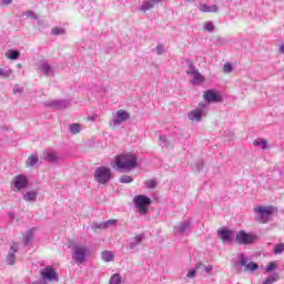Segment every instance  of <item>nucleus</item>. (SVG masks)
Wrapping results in <instances>:
<instances>
[{
  "mask_svg": "<svg viewBox=\"0 0 284 284\" xmlns=\"http://www.w3.org/2000/svg\"><path fill=\"white\" fill-rule=\"evenodd\" d=\"M116 170H134L139 168V156L134 153H121L114 159Z\"/></svg>",
  "mask_w": 284,
  "mask_h": 284,
  "instance_id": "nucleus-1",
  "label": "nucleus"
},
{
  "mask_svg": "<svg viewBox=\"0 0 284 284\" xmlns=\"http://www.w3.org/2000/svg\"><path fill=\"white\" fill-rule=\"evenodd\" d=\"M257 223H270V219H272L273 214L278 212L276 206H256L254 207Z\"/></svg>",
  "mask_w": 284,
  "mask_h": 284,
  "instance_id": "nucleus-2",
  "label": "nucleus"
},
{
  "mask_svg": "<svg viewBox=\"0 0 284 284\" xmlns=\"http://www.w3.org/2000/svg\"><path fill=\"white\" fill-rule=\"evenodd\" d=\"M88 256H90V248L83 245H75L72 248V258L77 265L85 263Z\"/></svg>",
  "mask_w": 284,
  "mask_h": 284,
  "instance_id": "nucleus-3",
  "label": "nucleus"
},
{
  "mask_svg": "<svg viewBox=\"0 0 284 284\" xmlns=\"http://www.w3.org/2000/svg\"><path fill=\"white\" fill-rule=\"evenodd\" d=\"M93 176L98 183L105 185L112 179V171L109 168L100 166L95 170Z\"/></svg>",
  "mask_w": 284,
  "mask_h": 284,
  "instance_id": "nucleus-4",
  "label": "nucleus"
},
{
  "mask_svg": "<svg viewBox=\"0 0 284 284\" xmlns=\"http://www.w3.org/2000/svg\"><path fill=\"white\" fill-rule=\"evenodd\" d=\"M256 241V235L250 234L245 231H240L235 235V243L237 245H252Z\"/></svg>",
  "mask_w": 284,
  "mask_h": 284,
  "instance_id": "nucleus-5",
  "label": "nucleus"
},
{
  "mask_svg": "<svg viewBox=\"0 0 284 284\" xmlns=\"http://www.w3.org/2000/svg\"><path fill=\"white\" fill-rule=\"evenodd\" d=\"M133 203L142 214H145L148 212V206L152 203V200L146 195H138L134 197Z\"/></svg>",
  "mask_w": 284,
  "mask_h": 284,
  "instance_id": "nucleus-6",
  "label": "nucleus"
},
{
  "mask_svg": "<svg viewBox=\"0 0 284 284\" xmlns=\"http://www.w3.org/2000/svg\"><path fill=\"white\" fill-rule=\"evenodd\" d=\"M13 184L18 192H21V190H26V187H28V178L21 174L17 175L13 179Z\"/></svg>",
  "mask_w": 284,
  "mask_h": 284,
  "instance_id": "nucleus-7",
  "label": "nucleus"
},
{
  "mask_svg": "<svg viewBox=\"0 0 284 284\" xmlns=\"http://www.w3.org/2000/svg\"><path fill=\"white\" fill-rule=\"evenodd\" d=\"M40 275L44 281H54L57 278V271L52 266H47L40 271Z\"/></svg>",
  "mask_w": 284,
  "mask_h": 284,
  "instance_id": "nucleus-8",
  "label": "nucleus"
},
{
  "mask_svg": "<svg viewBox=\"0 0 284 284\" xmlns=\"http://www.w3.org/2000/svg\"><path fill=\"white\" fill-rule=\"evenodd\" d=\"M118 119H113V124L114 125H121V123H125L130 119V113L125 110H118L115 112Z\"/></svg>",
  "mask_w": 284,
  "mask_h": 284,
  "instance_id": "nucleus-9",
  "label": "nucleus"
},
{
  "mask_svg": "<svg viewBox=\"0 0 284 284\" xmlns=\"http://www.w3.org/2000/svg\"><path fill=\"white\" fill-rule=\"evenodd\" d=\"M203 97L209 103H219L221 101V95L213 90L204 92Z\"/></svg>",
  "mask_w": 284,
  "mask_h": 284,
  "instance_id": "nucleus-10",
  "label": "nucleus"
},
{
  "mask_svg": "<svg viewBox=\"0 0 284 284\" xmlns=\"http://www.w3.org/2000/svg\"><path fill=\"white\" fill-rule=\"evenodd\" d=\"M217 236H219V239H221V241H223V243H225L227 241H232V231H230L227 229L219 230Z\"/></svg>",
  "mask_w": 284,
  "mask_h": 284,
  "instance_id": "nucleus-11",
  "label": "nucleus"
},
{
  "mask_svg": "<svg viewBox=\"0 0 284 284\" xmlns=\"http://www.w3.org/2000/svg\"><path fill=\"white\" fill-rule=\"evenodd\" d=\"M190 74L192 75V83H195L196 85L205 81V78L203 77V74H201L197 70H192Z\"/></svg>",
  "mask_w": 284,
  "mask_h": 284,
  "instance_id": "nucleus-12",
  "label": "nucleus"
},
{
  "mask_svg": "<svg viewBox=\"0 0 284 284\" xmlns=\"http://www.w3.org/2000/svg\"><path fill=\"white\" fill-rule=\"evenodd\" d=\"M42 156L44 161H48L49 163H54V161H59V154L54 151L44 152Z\"/></svg>",
  "mask_w": 284,
  "mask_h": 284,
  "instance_id": "nucleus-13",
  "label": "nucleus"
},
{
  "mask_svg": "<svg viewBox=\"0 0 284 284\" xmlns=\"http://www.w3.org/2000/svg\"><path fill=\"white\" fill-rule=\"evenodd\" d=\"M203 116L201 109H194L189 113L190 121H200Z\"/></svg>",
  "mask_w": 284,
  "mask_h": 284,
  "instance_id": "nucleus-14",
  "label": "nucleus"
},
{
  "mask_svg": "<svg viewBox=\"0 0 284 284\" xmlns=\"http://www.w3.org/2000/svg\"><path fill=\"white\" fill-rule=\"evenodd\" d=\"M39 163V155L37 154H31L29 155L27 162H26V168H34Z\"/></svg>",
  "mask_w": 284,
  "mask_h": 284,
  "instance_id": "nucleus-15",
  "label": "nucleus"
},
{
  "mask_svg": "<svg viewBox=\"0 0 284 284\" xmlns=\"http://www.w3.org/2000/svg\"><path fill=\"white\" fill-rule=\"evenodd\" d=\"M101 258L105 263H110V262L114 261V253H112L110 251H103L101 254Z\"/></svg>",
  "mask_w": 284,
  "mask_h": 284,
  "instance_id": "nucleus-16",
  "label": "nucleus"
},
{
  "mask_svg": "<svg viewBox=\"0 0 284 284\" xmlns=\"http://www.w3.org/2000/svg\"><path fill=\"white\" fill-rule=\"evenodd\" d=\"M201 12H219L217 6H207V4H200Z\"/></svg>",
  "mask_w": 284,
  "mask_h": 284,
  "instance_id": "nucleus-17",
  "label": "nucleus"
},
{
  "mask_svg": "<svg viewBox=\"0 0 284 284\" xmlns=\"http://www.w3.org/2000/svg\"><path fill=\"white\" fill-rule=\"evenodd\" d=\"M21 53L19 51H14V50H8L6 53H4V57L7 59H11V61H17V59H19V55Z\"/></svg>",
  "mask_w": 284,
  "mask_h": 284,
  "instance_id": "nucleus-18",
  "label": "nucleus"
},
{
  "mask_svg": "<svg viewBox=\"0 0 284 284\" xmlns=\"http://www.w3.org/2000/svg\"><path fill=\"white\" fill-rule=\"evenodd\" d=\"M14 253H17V248H14V246H11V251L7 255L8 265H14Z\"/></svg>",
  "mask_w": 284,
  "mask_h": 284,
  "instance_id": "nucleus-19",
  "label": "nucleus"
},
{
  "mask_svg": "<svg viewBox=\"0 0 284 284\" xmlns=\"http://www.w3.org/2000/svg\"><path fill=\"white\" fill-rule=\"evenodd\" d=\"M196 270H200L201 274H203V272L212 274V270H214V267L212 265L206 266L205 264H197Z\"/></svg>",
  "mask_w": 284,
  "mask_h": 284,
  "instance_id": "nucleus-20",
  "label": "nucleus"
},
{
  "mask_svg": "<svg viewBox=\"0 0 284 284\" xmlns=\"http://www.w3.org/2000/svg\"><path fill=\"white\" fill-rule=\"evenodd\" d=\"M23 201H37V193L36 191H28L24 195H23Z\"/></svg>",
  "mask_w": 284,
  "mask_h": 284,
  "instance_id": "nucleus-21",
  "label": "nucleus"
},
{
  "mask_svg": "<svg viewBox=\"0 0 284 284\" xmlns=\"http://www.w3.org/2000/svg\"><path fill=\"white\" fill-rule=\"evenodd\" d=\"M116 223V220L111 219L108 220L106 222L101 223L98 229L100 230H108V227H111V225H114Z\"/></svg>",
  "mask_w": 284,
  "mask_h": 284,
  "instance_id": "nucleus-22",
  "label": "nucleus"
},
{
  "mask_svg": "<svg viewBox=\"0 0 284 284\" xmlns=\"http://www.w3.org/2000/svg\"><path fill=\"white\" fill-rule=\"evenodd\" d=\"M255 146L262 148V150H267V140L257 139L253 142Z\"/></svg>",
  "mask_w": 284,
  "mask_h": 284,
  "instance_id": "nucleus-23",
  "label": "nucleus"
},
{
  "mask_svg": "<svg viewBox=\"0 0 284 284\" xmlns=\"http://www.w3.org/2000/svg\"><path fill=\"white\" fill-rule=\"evenodd\" d=\"M64 33H65V29H63L61 27H54L51 29V34H53L54 37H59Z\"/></svg>",
  "mask_w": 284,
  "mask_h": 284,
  "instance_id": "nucleus-24",
  "label": "nucleus"
},
{
  "mask_svg": "<svg viewBox=\"0 0 284 284\" xmlns=\"http://www.w3.org/2000/svg\"><path fill=\"white\" fill-rule=\"evenodd\" d=\"M255 270H258V264L251 262L245 265L244 272H255Z\"/></svg>",
  "mask_w": 284,
  "mask_h": 284,
  "instance_id": "nucleus-25",
  "label": "nucleus"
},
{
  "mask_svg": "<svg viewBox=\"0 0 284 284\" xmlns=\"http://www.w3.org/2000/svg\"><path fill=\"white\" fill-rule=\"evenodd\" d=\"M152 8H154V2L152 0H148L142 4L143 12H146L148 10H152Z\"/></svg>",
  "mask_w": 284,
  "mask_h": 284,
  "instance_id": "nucleus-26",
  "label": "nucleus"
},
{
  "mask_svg": "<svg viewBox=\"0 0 284 284\" xmlns=\"http://www.w3.org/2000/svg\"><path fill=\"white\" fill-rule=\"evenodd\" d=\"M69 130H70L71 134H79V132H81V124L73 123L70 125Z\"/></svg>",
  "mask_w": 284,
  "mask_h": 284,
  "instance_id": "nucleus-27",
  "label": "nucleus"
},
{
  "mask_svg": "<svg viewBox=\"0 0 284 284\" xmlns=\"http://www.w3.org/2000/svg\"><path fill=\"white\" fill-rule=\"evenodd\" d=\"M276 281H278V273H274L273 275L268 276L263 284H272V283H276Z\"/></svg>",
  "mask_w": 284,
  "mask_h": 284,
  "instance_id": "nucleus-28",
  "label": "nucleus"
},
{
  "mask_svg": "<svg viewBox=\"0 0 284 284\" xmlns=\"http://www.w3.org/2000/svg\"><path fill=\"white\" fill-rule=\"evenodd\" d=\"M232 70H233L232 62H230V61L225 62L223 65V70H222L223 73L230 74L232 72Z\"/></svg>",
  "mask_w": 284,
  "mask_h": 284,
  "instance_id": "nucleus-29",
  "label": "nucleus"
},
{
  "mask_svg": "<svg viewBox=\"0 0 284 284\" xmlns=\"http://www.w3.org/2000/svg\"><path fill=\"white\" fill-rule=\"evenodd\" d=\"M121 283H123V281L121 280V275L119 274L112 275L109 282V284H121Z\"/></svg>",
  "mask_w": 284,
  "mask_h": 284,
  "instance_id": "nucleus-30",
  "label": "nucleus"
},
{
  "mask_svg": "<svg viewBox=\"0 0 284 284\" xmlns=\"http://www.w3.org/2000/svg\"><path fill=\"white\" fill-rule=\"evenodd\" d=\"M276 267H277L276 263L270 262L265 268L266 274H270V272H274V270H276Z\"/></svg>",
  "mask_w": 284,
  "mask_h": 284,
  "instance_id": "nucleus-31",
  "label": "nucleus"
},
{
  "mask_svg": "<svg viewBox=\"0 0 284 284\" xmlns=\"http://www.w3.org/2000/svg\"><path fill=\"white\" fill-rule=\"evenodd\" d=\"M284 252V244L280 243L277 245H275L274 247V254H283Z\"/></svg>",
  "mask_w": 284,
  "mask_h": 284,
  "instance_id": "nucleus-32",
  "label": "nucleus"
},
{
  "mask_svg": "<svg viewBox=\"0 0 284 284\" xmlns=\"http://www.w3.org/2000/svg\"><path fill=\"white\" fill-rule=\"evenodd\" d=\"M145 185H146V187H149V190H154V187H156V181H154V180H148V181L145 182Z\"/></svg>",
  "mask_w": 284,
  "mask_h": 284,
  "instance_id": "nucleus-33",
  "label": "nucleus"
},
{
  "mask_svg": "<svg viewBox=\"0 0 284 284\" xmlns=\"http://www.w3.org/2000/svg\"><path fill=\"white\" fill-rule=\"evenodd\" d=\"M120 183H132V176H130V175H122L120 178Z\"/></svg>",
  "mask_w": 284,
  "mask_h": 284,
  "instance_id": "nucleus-34",
  "label": "nucleus"
},
{
  "mask_svg": "<svg viewBox=\"0 0 284 284\" xmlns=\"http://www.w3.org/2000/svg\"><path fill=\"white\" fill-rule=\"evenodd\" d=\"M204 30H206L207 32L214 31V23H212V22H205V23H204Z\"/></svg>",
  "mask_w": 284,
  "mask_h": 284,
  "instance_id": "nucleus-35",
  "label": "nucleus"
},
{
  "mask_svg": "<svg viewBox=\"0 0 284 284\" xmlns=\"http://www.w3.org/2000/svg\"><path fill=\"white\" fill-rule=\"evenodd\" d=\"M32 240V233L29 232L27 235L23 236L24 245H28L30 241Z\"/></svg>",
  "mask_w": 284,
  "mask_h": 284,
  "instance_id": "nucleus-36",
  "label": "nucleus"
},
{
  "mask_svg": "<svg viewBox=\"0 0 284 284\" xmlns=\"http://www.w3.org/2000/svg\"><path fill=\"white\" fill-rule=\"evenodd\" d=\"M237 265H240V267H245V265H247V257L242 256Z\"/></svg>",
  "mask_w": 284,
  "mask_h": 284,
  "instance_id": "nucleus-37",
  "label": "nucleus"
},
{
  "mask_svg": "<svg viewBox=\"0 0 284 284\" xmlns=\"http://www.w3.org/2000/svg\"><path fill=\"white\" fill-rule=\"evenodd\" d=\"M196 271H197L196 266H195V268L189 271L186 274L187 278H194L196 276Z\"/></svg>",
  "mask_w": 284,
  "mask_h": 284,
  "instance_id": "nucleus-38",
  "label": "nucleus"
},
{
  "mask_svg": "<svg viewBox=\"0 0 284 284\" xmlns=\"http://www.w3.org/2000/svg\"><path fill=\"white\" fill-rule=\"evenodd\" d=\"M41 70L42 72H44V74H48L52 70V68L49 64H44L41 67Z\"/></svg>",
  "mask_w": 284,
  "mask_h": 284,
  "instance_id": "nucleus-39",
  "label": "nucleus"
},
{
  "mask_svg": "<svg viewBox=\"0 0 284 284\" xmlns=\"http://www.w3.org/2000/svg\"><path fill=\"white\" fill-rule=\"evenodd\" d=\"M26 17H28L29 19H37V14L30 10L26 12Z\"/></svg>",
  "mask_w": 284,
  "mask_h": 284,
  "instance_id": "nucleus-40",
  "label": "nucleus"
},
{
  "mask_svg": "<svg viewBox=\"0 0 284 284\" xmlns=\"http://www.w3.org/2000/svg\"><path fill=\"white\" fill-rule=\"evenodd\" d=\"M135 243H141L143 241V234H138L134 236Z\"/></svg>",
  "mask_w": 284,
  "mask_h": 284,
  "instance_id": "nucleus-41",
  "label": "nucleus"
},
{
  "mask_svg": "<svg viewBox=\"0 0 284 284\" xmlns=\"http://www.w3.org/2000/svg\"><path fill=\"white\" fill-rule=\"evenodd\" d=\"M156 52H158V54H163V45L162 44H159L156 47Z\"/></svg>",
  "mask_w": 284,
  "mask_h": 284,
  "instance_id": "nucleus-42",
  "label": "nucleus"
},
{
  "mask_svg": "<svg viewBox=\"0 0 284 284\" xmlns=\"http://www.w3.org/2000/svg\"><path fill=\"white\" fill-rule=\"evenodd\" d=\"M10 3H12V0H3L4 6H10Z\"/></svg>",
  "mask_w": 284,
  "mask_h": 284,
  "instance_id": "nucleus-43",
  "label": "nucleus"
},
{
  "mask_svg": "<svg viewBox=\"0 0 284 284\" xmlns=\"http://www.w3.org/2000/svg\"><path fill=\"white\" fill-rule=\"evenodd\" d=\"M0 77H6V72H3V69H0Z\"/></svg>",
  "mask_w": 284,
  "mask_h": 284,
  "instance_id": "nucleus-44",
  "label": "nucleus"
},
{
  "mask_svg": "<svg viewBox=\"0 0 284 284\" xmlns=\"http://www.w3.org/2000/svg\"><path fill=\"white\" fill-rule=\"evenodd\" d=\"M281 53L284 54V44L280 47Z\"/></svg>",
  "mask_w": 284,
  "mask_h": 284,
  "instance_id": "nucleus-45",
  "label": "nucleus"
},
{
  "mask_svg": "<svg viewBox=\"0 0 284 284\" xmlns=\"http://www.w3.org/2000/svg\"><path fill=\"white\" fill-rule=\"evenodd\" d=\"M163 0H152L153 3H161Z\"/></svg>",
  "mask_w": 284,
  "mask_h": 284,
  "instance_id": "nucleus-46",
  "label": "nucleus"
},
{
  "mask_svg": "<svg viewBox=\"0 0 284 284\" xmlns=\"http://www.w3.org/2000/svg\"><path fill=\"white\" fill-rule=\"evenodd\" d=\"M7 74H12V70L7 71Z\"/></svg>",
  "mask_w": 284,
  "mask_h": 284,
  "instance_id": "nucleus-47",
  "label": "nucleus"
}]
</instances>
